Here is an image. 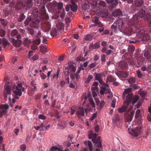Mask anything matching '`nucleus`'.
<instances>
[{"label":"nucleus","mask_w":151,"mask_h":151,"mask_svg":"<svg viewBox=\"0 0 151 151\" xmlns=\"http://www.w3.org/2000/svg\"><path fill=\"white\" fill-rule=\"evenodd\" d=\"M123 24V21L122 18H119L117 19L111 26L112 30L114 32H116L118 30L124 32L125 34L129 35L131 33L128 32L127 31L129 30L128 29H123L122 28Z\"/></svg>","instance_id":"obj_1"},{"label":"nucleus","mask_w":151,"mask_h":151,"mask_svg":"<svg viewBox=\"0 0 151 151\" xmlns=\"http://www.w3.org/2000/svg\"><path fill=\"white\" fill-rule=\"evenodd\" d=\"M142 126L141 124L138 125L137 124H136V126L133 129L130 130H128L129 133L131 134L133 136L137 137L139 136L142 132Z\"/></svg>","instance_id":"obj_2"},{"label":"nucleus","mask_w":151,"mask_h":151,"mask_svg":"<svg viewBox=\"0 0 151 151\" xmlns=\"http://www.w3.org/2000/svg\"><path fill=\"white\" fill-rule=\"evenodd\" d=\"M139 98V97L138 96H133L131 93L129 94L126 96L124 104H125L126 103L127 104L129 105L130 103L132 102V104L134 105L137 102Z\"/></svg>","instance_id":"obj_3"},{"label":"nucleus","mask_w":151,"mask_h":151,"mask_svg":"<svg viewBox=\"0 0 151 151\" xmlns=\"http://www.w3.org/2000/svg\"><path fill=\"white\" fill-rule=\"evenodd\" d=\"M14 87L13 93L15 95V98L16 99H18L19 97L17 96H21L22 93V91H24V88L22 86V84L20 82H18L17 84V86Z\"/></svg>","instance_id":"obj_4"},{"label":"nucleus","mask_w":151,"mask_h":151,"mask_svg":"<svg viewBox=\"0 0 151 151\" xmlns=\"http://www.w3.org/2000/svg\"><path fill=\"white\" fill-rule=\"evenodd\" d=\"M4 88L5 90L3 92L4 98L6 101L8 100L9 101L11 102L12 97L13 96V95L11 94L10 87L9 85H5L4 86Z\"/></svg>","instance_id":"obj_5"},{"label":"nucleus","mask_w":151,"mask_h":151,"mask_svg":"<svg viewBox=\"0 0 151 151\" xmlns=\"http://www.w3.org/2000/svg\"><path fill=\"white\" fill-rule=\"evenodd\" d=\"M102 86L100 87L99 93L101 95H103L104 93L109 92L110 90L109 86L104 83L103 84H101Z\"/></svg>","instance_id":"obj_6"},{"label":"nucleus","mask_w":151,"mask_h":151,"mask_svg":"<svg viewBox=\"0 0 151 151\" xmlns=\"http://www.w3.org/2000/svg\"><path fill=\"white\" fill-rule=\"evenodd\" d=\"M144 32V31L143 30H141L139 32L138 35V37H139L140 40H139L138 42L141 41H146L148 40L149 38V36L147 34H145L143 35Z\"/></svg>","instance_id":"obj_7"},{"label":"nucleus","mask_w":151,"mask_h":151,"mask_svg":"<svg viewBox=\"0 0 151 151\" xmlns=\"http://www.w3.org/2000/svg\"><path fill=\"white\" fill-rule=\"evenodd\" d=\"M91 22L94 23V24L89 25V28L92 27L98 26L99 27H101L102 24L99 21V18L98 17H93L91 20Z\"/></svg>","instance_id":"obj_8"},{"label":"nucleus","mask_w":151,"mask_h":151,"mask_svg":"<svg viewBox=\"0 0 151 151\" xmlns=\"http://www.w3.org/2000/svg\"><path fill=\"white\" fill-rule=\"evenodd\" d=\"M9 106L8 105H0V118L3 115L7 112V109Z\"/></svg>","instance_id":"obj_9"},{"label":"nucleus","mask_w":151,"mask_h":151,"mask_svg":"<svg viewBox=\"0 0 151 151\" xmlns=\"http://www.w3.org/2000/svg\"><path fill=\"white\" fill-rule=\"evenodd\" d=\"M41 37V33L39 32L35 37L34 38L33 40V42L36 45H39L41 43V39L40 37Z\"/></svg>","instance_id":"obj_10"},{"label":"nucleus","mask_w":151,"mask_h":151,"mask_svg":"<svg viewBox=\"0 0 151 151\" xmlns=\"http://www.w3.org/2000/svg\"><path fill=\"white\" fill-rule=\"evenodd\" d=\"M94 75L96 80L98 81L100 84L104 83V82L102 81V75L101 73H95Z\"/></svg>","instance_id":"obj_11"},{"label":"nucleus","mask_w":151,"mask_h":151,"mask_svg":"<svg viewBox=\"0 0 151 151\" xmlns=\"http://www.w3.org/2000/svg\"><path fill=\"white\" fill-rule=\"evenodd\" d=\"M77 116L78 118H80L82 116L84 115V111L83 108L82 107L79 108L77 112Z\"/></svg>","instance_id":"obj_12"},{"label":"nucleus","mask_w":151,"mask_h":151,"mask_svg":"<svg viewBox=\"0 0 151 151\" xmlns=\"http://www.w3.org/2000/svg\"><path fill=\"white\" fill-rule=\"evenodd\" d=\"M12 41L13 45L16 47H19L21 45L22 42L20 40H15L14 39H12Z\"/></svg>","instance_id":"obj_13"},{"label":"nucleus","mask_w":151,"mask_h":151,"mask_svg":"<svg viewBox=\"0 0 151 151\" xmlns=\"http://www.w3.org/2000/svg\"><path fill=\"white\" fill-rule=\"evenodd\" d=\"M93 142L94 143L98 144L97 147L98 148L102 147L100 137H98L96 140L93 139Z\"/></svg>","instance_id":"obj_14"},{"label":"nucleus","mask_w":151,"mask_h":151,"mask_svg":"<svg viewBox=\"0 0 151 151\" xmlns=\"http://www.w3.org/2000/svg\"><path fill=\"white\" fill-rule=\"evenodd\" d=\"M98 83L96 81L95 82L93 83L91 86V89L92 91H98L99 88L98 87Z\"/></svg>","instance_id":"obj_15"},{"label":"nucleus","mask_w":151,"mask_h":151,"mask_svg":"<svg viewBox=\"0 0 151 151\" xmlns=\"http://www.w3.org/2000/svg\"><path fill=\"white\" fill-rule=\"evenodd\" d=\"M124 103H124V105L118 109V110L119 112L120 113L123 112L125 111L127 109V106L129 105L127 104L126 103L124 104Z\"/></svg>","instance_id":"obj_16"},{"label":"nucleus","mask_w":151,"mask_h":151,"mask_svg":"<svg viewBox=\"0 0 151 151\" xmlns=\"http://www.w3.org/2000/svg\"><path fill=\"white\" fill-rule=\"evenodd\" d=\"M91 11V12H94L96 14H98L99 15L101 12L100 7L99 6H97L94 7H93Z\"/></svg>","instance_id":"obj_17"},{"label":"nucleus","mask_w":151,"mask_h":151,"mask_svg":"<svg viewBox=\"0 0 151 151\" xmlns=\"http://www.w3.org/2000/svg\"><path fill=\"white\" fill-rule=\"evenodd\" d=\"M88 137L90 139H95L97 135L96 133L93 132L91 131H89L88 132Z\"/></svg>","instance_id":"obj_18"},{"label":"nucleus","mask_w":151,"mask_h":151,"mask_svg":"<svg viewBox=\"0 0 151 151\" xmlns=\"http://www.w3.org/2000/svg\"><path fill=\"white\" fill-rule=\"evenodd\" d=\"M56 27L58 30H61L64 27V24L62 22H59L56 24Z\"/></svg>","instance_id":"obj_19"},{"label":"nucleus","mask_w":151,"mask_h":151,"mask_svg":"<svg viewBox=\"0 0 151 151\" xmlns=\"http://www.w3.org/2000/svg\"><path fill=\"white\" fill-rule=\"evenodd\" d=\"M84 144L88 146L90 151H93V145L91 142L90 141H86L84 142Z\"/></svg>","instance_id":"obj_20"},{"label":"nucleus","mask_w":151,"mask_h":151,"mask_svg":"<svg viewBox=\"0 0 151 151\" xmlns=\"http://www.w3.org/2000/svg\"><path fill=\"white\" fill-rule=\"evenodd\" d=\"M101 12L99 14V16L102 17H106L108 15L107 10L106 9L101 11Z\"/></svg>","instance_id":"obj_21"},{"label":"nucleus","mask_w":151,"mask_h":151,"mask_svg":"<svg viewBox=\"0 0 151 151\" xmlns=\"http://www.w3.org/2000/svg\"><path fill=\"white\" fill-rule=\"evenodd\" d=\"M40 48L41 52L43 53H45L48 51L47 48L45 45H41Z\"/></svg>","instance_id":"obj_22"},{"label":"nucleus","mask_w":151,"mask_h":151,"mask_svg":"<svg viewBox=\"0 0 151 151\" xmlns=\"http://www.w3.org/2000/svg\"><path fill=\"white\" fill-rule=\"evenodd\" d=\"M88 2L93 7H94L98 5L96 0H87Z\"/></svg>","instance_id":"obj_23"},{"label":"nucleus","mask_w":151,"mask_h":151,"mask_svg":"<svg viewBox=\"0 0 151 151\" xmlns=\"http://www.w3.org/2000/svg\"><path fill=\"white\" fill-rule=\"evenodd\" d=\"M112 15L114 17L120 15L121 14V12L120 10L118 9L112 12Z\"/></svg>","instance_id":"obj_24"},{"label":"nucleus","mask_w":151,"mask_h":151,"mask_svg":"<svg viewBox=\"0 0 151 151\" xmlns=\"http://www.w3.org/2000/svg\"><path fill=\"white\" fill-rule=\"evenodd\" d=\"M145 57L147 59L148 61L151 62V55L150 56L148 52L146 51L144 54Z\"/></svg>","instance_id":"obj_25"},{"label":"nucleus","mask_w":151,"mask_h":151,"mask_svg":"<svg viewBox=\"0 0 151 151\" xmlns=\"http://www.w3.org/2000/svg\"><path fill=\"white\" fill-rule=\"evenodd\" d=\"M100 44L99 42H97L93 45V44H91L90 46V47H92V49H96L100 47Z\"/></svg>","instance_id":"obj_26"},{"label":"nucleus","mask_w":151,"mask_h":151,"mask_svg":"<svg viewBox=\"0 0 151 151\" xmlns=\"http://www.w3.org/2000/svg\"><path fill=\"white\" fill-rule=\"evenodd\" d=\"M145 11L142 9H141L139 12V17L142 18L145 15Z\"/></svg>","instance_id":"obj_27"},{"label":"nucleus","mask_w":151,"mask_h":151,"mask_svg":"<svg viewBox=\"0 0 151 151\" xmlns=\"http://www.w3.org/2000/svg\"><path fill=\"white\" fill-rule=\"evenodd\" d=\"M68 69L69 70L74 72H75L76 70L75 66L73 65H69Z\"/></svg>","instance_id":"obj_28"},{"label":"nucleus","mask_w":151,"mask_h":151,"mask_svg":"<svg viewBox=\"0 0 151 151\" xmlns=\"http://www.w3.org/2000/svg\"><path fill=\"white\" fill-rule=\"evenodd\" d=\"M132 90V88H127L125 89H124V91L123 93V95L127 94L128 93L131 92Z\"/></svg>","instance_id":"obj_29"},{"label":"nucleus","mask_w":151,"mask_h":151,"mask_svg":"<svg viewBox=\"0 0 151 151\" xmlns=\"http://www.w3.org/2000/svg\"><path fill=\"white\" fill-rule=\"evenodd\" d=\"M57 31L55 28L52 29L50 32V35L54 37L57 35Z\"/></svg>","instance_id":"obj_30"},{"label":"nucleus","mask_w":151,"mask_h":151,"mask_svg":"<svg viewBox=\"0 0 151 151\" xmlns=\"http://www.w3.org/2000/svg\"><path fill=\"white\" fill-rule=\"evenodd\" d=\"M93 37L89 34L87 35L84 38V40H86L90 41L92 39Z\"/></svg>","instance_id":"obj_31"},{"label":"nucleus","mask_w":151,"mask_h":151,"mask_svg":"<svg viewBox=\"0 0 151 151\" xmlns=\"http://www.w3.org/2000/svg\"><path fill=\"white\" fill-rule=\"evenodd\" d=\"M77 9V6L76 4H73L70 6V9L73 12L76 11Z\"/></svg>","instance_id":"obj_32"},{"label":"nucleus","mask_w":151,"mask_h":151,"mask_svg":"<svg viewBox=\"0 0 151 151\" xmlns=\"http://www.w3.org/2000/svg\"><path fill=\"white\" fill-rule=\"evenodd\" d=\"M136 78L134 77L131 78L129 79L128 80V82L130 84L135 83L136 82Z\"/></svg>","instance_id":"obj_33"},{"label":"nucleus","mask_w":151,"mask_h":151,"mask_svg":"<svg viewBox=\"0 0 151 151\" xmlns=\"http://www.w3.org/2000/svg\"><path fill=\"white\" fill-rule=\"evenodd\" d=\"M143 4L142 0H136L135 4L137 6H141Z\"/></svg>","instance_id":"obj_34"},{"label":"nucleus","mask_w":151,"mask_h":151,"mask_svg":"<svg viewBox=\"0 0 151 151\" xmlns=\"http://www.w3.org/2000/svg\"><path fill=\"white\" fill-rule=\"evenodd\" d=\"M99 6H101V9L102 7H104L106 6V3L103 1H101L98 4Z\"/></svg>","instance_id":"obj_35"},{"label":"nucleus","mask_w":151,"mask_h":151,"mask_svg":"<svg viewBox=\"0 0 151 151\" xmlns=\"http://www.w3.org/2000/svg\"><path fill=\"white\" fill-rule=\"evenodd\" d=\"M141 110L140 109L137 110L136 111V113L135 115V118H137L139 117L140 115Z\"/></svg>","instance_id":"obj_36"},{"label":"nucleus","mask_w":151,"mask_h":151,"mask_svg":"<svg viewBox=\"0 0 151 151\" xmlns=\"http://www.w3.org/2000/svg\"><path fill=\"white\" fill-rule=\"evenodd\" d=\"M60 127L64 128L66 125V123L65 122H61L58 123Z\"/></svg>","instance_id":"obj_37"},{"label":"nucleus","mask_w":151,"mask_h":151,"mask_svg":"<svg viewBox=\"0 0 151 151\" xmlns=\"http://www.w3.org/2000/svg\"><path fill=\"white\" fill-rule=\"evenodd\" d=\"M107 80L109 82H111L115 81V79L113 78L111 76L109 75L107 78Z\"/></svg>","instance_id":"obj_38"},{"label":"nucleus","mask_w":151,"mask_h":151,"mask_svg":"<svg viewBox=\"0 0 151 151\" xmlns=\"http://www.w3.org/2000/svg\"><path fill=\"white\" fill-rule=\"evenodd\" d=\"M31 41L27 39H25L23 42L24 45L26 46L28 45L30 43Z\"/></svg>","instance_id":"obj_39"},{"label":"nucleus","mask_w":151,"mask_h":151,"mask_svg":"<svg viewBox=\"0 0 151 151\" xmlns=\"http://www.w3.org/2000/svg\"><path fill=\"white\" fill-rule=\"evenodd\" d=\"M134 114V111H132L130 113V117L128 121H132Z\"/></svg>","instance_id":"obj_40"},{"label":"nucleus","mask_w":151,"mask_h":151,"mask_svg":"<svg viewBox=\"0 0 151 151\" xmlns=\"http://www.w3.org/2000/svg\"><path fill=\"white\" fill-rule=\"evenodd\" d=\"M100 104L99 106V109H101V108L103 107L105 104V103L104 101H101L100 102Z\"/></svg>","instance_id":"obj_41"},{"label":"nucleus","mask_w":151,"mask_h":151,"mask_svg":"<svg viewBox=\"0 0 151 151\" xmlns=\"http://www.w3.org/2000/svg\"><path fill=\"white\" fill-rule=\"evenodd\" d=\"M17 33V31L16 29H14L12 30L11 33V36H14Z\"/></svg>","instance_id":"obj_42"},{"label":"nucleus","mask_w":151,"mask_h":151,"mask_svg":"<svg viewBox=\"0 0 151 151\" xmlns=\"http://www.w3.org/2000/svg\"><path fill=\"white\" fill-rule=\"evenodd\" d=\"M90 104L91 106L93 108L95 109V104L94 102L93 101V99H91L89 100Z\"/></svg>","instance_id":"obj_43"},{"label":"nucleus","mask_w":151,"mask_h":151,"mask_svg":"<svg viewBox=\"0 0 151 151\" xmlns=\"http://www.w3.org/2000/svg\"><path fill=\"white\" fill-rule=\"evenodd\" d=\"M2 44L4 46H6L9 44V42L6 39H4L2 40Z\"/></svg>","instance_id":"obj_44"},{"label":"nucleus","mask_w":151,"mask_h":151,"mask_svg":"<svg viewBox=\"0 0 151 151\" xmlns=\"http://www.w3.org/2000/svg\"><path fill=\"white\" fill-rule=\"evenodd\" d=\"M26 149V146L24 144L22 145L20 147V150L22 151H24Z\"/></svg>","instance_id":"obj_45"},{"label":"nucleus","mask_w":151,"mask_h":151,"mask_svg":"<svg viewBox=\"0 0 151 151\" xmlns=\"http://www.w3.org/2000/svg\"><path fill=\"white\" fill-rule=\"evenodd\" d=\"M139 94L142 97H144L147 95V93L144 91H141L139 93Z\"/></svg>","instance_id":"obj_46"},{"label":"nucleus","mask_w":151,"mask_h":151,"mask_svg":"<svg viewBox=\"0 0 151 151\" xmlns=\"http://www.w3.org/2000/svg\"><path fill=\"white\" fill-rule=\"evenodd\" d=\"M5 35V32L3 30L0 29V36L2 37H3Z\"/></svg>","instance_id":"obj_47"},{"label":"nucleus","mask_w":151,"mask_h":151,"mask_svg":"<svg viewBox=\"0 0 151 151\" xmlns=\"http://www.w3.org/2000/svg\"><path fill=\"white\" fill-rule=\"evenodd\" d=\"M39 118L41 119L44 120L46 119V117L43 114H39Z\"/></svg>","instance_id":"obj_48"},{"label":"nucleus","mask_w":151,"mask_h":151,"mask_svg":"<svg viewBox=\"0 0 151 151\" xmlns=\"http://www.w3.org/2000/svg\"><path fill=\"white\" fill-rule=\"evenodd\" d=\"M106 55H104L102 54L101 55V61L102 62H105L106 61Z\"/></svg>","instance_id":"obj_49"},{"label":"nucleus","mask_w":151,"mask_h":151,"mask_svg":"<svg viewBox=\"0 0 151 151\" xmlns=\"http://www.w3.org/2000/svg\"><path fill=\"white\" fill-rule=\"evenodd\" d=\"M150 15L149 14H147L144 17V19L145 20H148L150 18Z\"/></svg>","instance_id":"obj_50"},{"label":"nucleus","mask_w":151,"mask_h":151,"mask_svg":"<svg viewBox=\"0 0 151 151\" xmlns=\"http://www.w3.org/2000/svg\"><path fill=\"white\" fill-rule=\"evenodd\" d=\"M120 120L119 116L118 115H116L115 117L114 121L115 122H117Z\"/></svg>","instance_id":"obj_51"},{"label":"nucleus","mask_w":151,"mask_h":151,"mask_svg":"<svg viewBox=\"0 0 151 151\" xmlns=\"http://www.w3.org/2000/svg\"><path fill=\"white\" fill-rule=\"evenodd\" d=\"M97 64L96 63H93L90 64L88 67L90 68H92L96 65Z\"/></svg>","instance_id":"obj_52"},{"label":"nucleus","mask_w":151,"mask_h":151,"mask_svg":"<svg viewBox=\"0 0 151 151\" xmlns=\"http://www.w3.org/2000/svg\"><path fill=\"white\" fill-rule=\"evenodd\" d=\"M122 77L124 78L127 77L128 76V75L127 73L126 72H122Z\"/></svg>","instance_id":"obj_53"},{"label":"nucleus","mask_w":151,"mask_h":151,"mask_svg":"<svg viewBox=\"0 0 151 151\" xmlns=\"http://www.w3.org/2000/svg\"><path fill=\"white\" fill-rule=\"evenodd\" d=\"M94 100L96 103V105L99 106L100 103V100L99 99L97 98H95Z\"/></svg>","instance_id":"obj_54"},{"label":"nucleus","mask_w":151,"mask_h":151,"mask_svg":"<svg viewBox=\"0 0 151 151\" xmlns=\"http://www.w3.org/2000/svg\"><path fill=\"white\" fill-rule=\"evenodd\" d=\"M37 48V46L35 44H34L31 46V49L33 50H35Z\"/></svg>","instance_id":"obj_55"},{"label":"nucleus","mask_w":151,"mask_h":151,"mask_svg":"<svg viewBox=\"0 0 151 151\" xmlns=\"http://www.w3.org/2000/svg\"><path fill=\"white\" fill-rule=\"evenodd\" d=\"M58 8L59 9H61L63 7V4L62 3H58Z\"/></svg>","instance_id":"obj_56"},{"label":"nucleus","mask_w":151,"mask_h":151,"mask_svg":"<svg viewBox=\"0 0 151 151\" xmlns=\"http://www.w3.org/2000/svg\"><path fill=\"white\" fill-rule=\"evenodd\" d=\"M0 21H1V23L2 25H5L6 24V22L4 20V19H0Z\"/></svg>","instance_id":"obj_57"},{"label":"nucleus","mask_w":151,"mask_h":151,"mask_svg":"<svg viewBox=\"0 0 151 151\" xmlns=\"http://www.w3.org/2000/svg\"><path fill=\"white\" fill-rule=\"evenodd\" d=\"M58 148L56 147H52L50 150V151H57L58 150Z\"/></svg>","instance_id":"obj_58"},{"label":"nucleus","mask_w":151,"mask_h":151,"mask_svg":"<svg viewBox=\"0 0 151 151\" xmlns=\"http://www.w3.org/2000/svg\"><path fill=\"white\" fill-rule=\"evenodd\" d=\"M65 80L68 83H69L70 82V79L69 78V76L68 75H66L65 77Z\"/></svg>","instance_id":"obj_59"},{"label":"nucleus","mask_w":151,"mask_h":151,"mask_svg":"<svg viewBox=\"0 0 151 151\" xmlns=\"http://www.w3.org/2000/svg\"><path fill=\"white\" fill-rule=\"evenodd\" d=\"M40 76L41 77L42 79H45L47 77L46 75L43 73H41L40 75Z\"/></svg>","instance_id":"obj_60"},{"label":"nucleus","mask_w":151,"mask_h":151,"mask_svg":"<svg viewBox=\"0 0 151 151\" xmlns=\"http://www.w3.org/2000/svg\"><path fill=\"white\" fill-rule=\"evenodd\" d=\"M25 18V16L23 14H21L20 15V19H19V21L21 22L22 20L24 19Z\"/></svg>","instance_id":"obj_61"},{"label":"nucleus","mask_w":151,"mask_h":151,"mask_svg":"<svg viewBox=\"0 0 151 151\" xmlns=\"http://www.w3.org/2000/svg\"><path fill=\"white\" fill-rule=\"evenodd\" d=\"M116 103V101L115 100H112L111 102V106L113 107L114 108L115 107V104Z\"/></svg>","instance_id":"obj_62"},{"label":"nucleus","mask_w":151,"mask_h":151,"mask_svg":"<svg viewBox=\"0 0 151 151\" xmlns=\"http://www.w3.org/2000/svg\"><path fill=\"white\" fill-rule=\"evenodd\" d=\"M60 85L61 86L63 87L65 85V82L64 81H62L60 82Z\"/></svg>","instance_id":"obj_63"},{"label":"nucleus","mask_w":151,"mask_h":151,"mask_svg":"<svg viewBox=\"0 0 151 151\" xmlns=\"http://www.w3.org/2000/svg\"><path fill=\"white\" fill-rule=\"evenodd\" d=\"M33 51L32 50H30L29 51V54L28 55V58H30L31 57L32 55Z\"/></svg>","instance_id":"obj_64"}]
</instances>
